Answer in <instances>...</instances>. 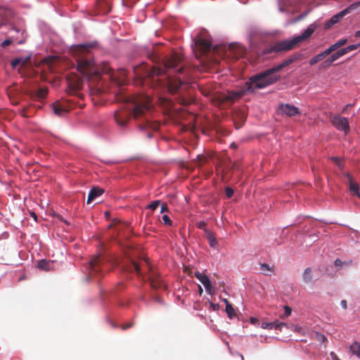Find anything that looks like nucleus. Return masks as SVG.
I'll return each instance as SVG.
<instances>
[{
    "label": "nucleus",
    "instance_id": "bf43d9fd",
    "mask_svg": "<svg viewBox=\"0 0 360 360\" xmlns=\"http://www.w3.org/2000/svg\"><path fill=\"white\" fill-rule=\"evenodd\" d=\"M136 0H122V2L124 5H128L129 4H134Z\"/></svg>",
    "mask_w": 360,
    "mask_h": 360
},
{
    "label": "nucleus",
    "instance_id": "a19ab883",
    "mask_svg": "<svg viewBox=\"0 0 360 360\" xmlns=\"http://www.w3.org/2000/svg\"><path fill=\"white\" fill-rule=\"evenodd\" d=\"M341 174H342V176L346 178L347 179V183H349V182H352L354 181L352 175L349 173V172H342Z\"/></svg>",
    "mask_w": 360,
    "mask_h": 360
},
{
    "label": "nucleus",
    "instance_id": "f03ea898",
    "mask_svg": "<svg viewBox=\"0 0 360 360\" xmlns=\"http://www.w3.org/2000/svg\"><path fill=\"white\" fill-rule=\"evenodd\" d=\"M127 102L128 104L126 109L115 112V119L117 124L124 127L130 116L132 115L135 120L140 121L138 125L141 129L147 128H150L153 130L158 129V124L150 120L152 104L149 96L138 95L128 98Z\"/></svg>",
    "mask_w": 360,
    "mask_h": 360
},
{
    "label": "nucleus",
    "instance_id": "39448f33",
    "mask_svg": "<svg viewBox=\"0 0 360 360\" xmlns=\"http://www.w3.org/2000/svg\"><path fill=\"white\" fill-rule=\"evenodd\" d=\"M141 266H145L148 271V279L150 280V285L154 289H159L165 288L163 281L159 278L158 273L154 271L152 267L149 265L147 260H144L141 264H139L134 260H129L127 264L123 266L124 271L128 272H136V274L141 276Z\"/></svg>",
    "mask_w": 360,
    "mask_h": 360
},
{
    "label": "nucleus",
    "instance_id": "5fc2aeb1",
    "mask_svg": "<svg viewBox=\"0 0 360 360\" xmlns=\"http://www.w3.org/2000/svg\"><path fill=\"white\" fill-rule=\"evenodd\" d=\"M340 305L341 307L344 309H347V301L343 300L341 301L340 302Z\"/></svg>",
    "mask_w": 360,
    "mask_h": 360
},
{
    "label": "nucleus",
    "instance_id": "4c0bfd02",
    "mask_svg": "<svg viewBox=\"0 0 360 360\" xmlns=\"http://www.w3.org/2000/svg\"><path fill=\"white\" fill-rule=\"evenodd\" d=\"M259 271L264 275H267L270 271V266L268 264L263 263L260 264Z\"/></svg>",
    "mask_w": 360,
    "mask_h": 360
},
{
    "label": "nucleus",
    "instance_id": "7ed1b4c3",
    "mask_svg": "<svg viewBox=\"0 0 360 360\" xmlns=\"http://www.w3.org/2000/svg\"><path fill=\"white\" fill-rule=\"evenodd\" d=\"M270 84V69H266L255 75L251 77L243 86L242 89L238 91L229 92L227 95L223 94L218 97L220 103H233L238 99L242 98L248 92H254L255 89H263Z\"/></svg>",
    "mask_w": 360,
    "mask_h": 360
},
{
    "label": "nucleus",
    "instance_id": "c85d7f7f",
    "mask_svg": "<svg viewBox=\"0 0 360 360\" xmlns=\"http://www.w3.org/2000/svg\"><path fill=\"white\" fill-rule=\"evenodd\" d=\"M329 159L335 164L341 172L343 171L345 167V162L342 158L338 157H330Z\"/></svg>",
    "mask_w": 360,
    "mask_h": 360
},
{
    "label": "nucleus",
    "instance_id": "e2e57ef3",
    "mask_svg": "<svg viewBox=\"0 0 360 360\" xmlns=\"http://www.w3.org/2000/svg\"><path fill=\"white\" fill-rule=\"evenodd\" d=\"M269 326H270V323H269V322H263V323H262V328H268Z\"/></svg>",
    "mask_w": 360,
    "mask_h": 360
},
{
    "label": "nucleus",
    "instance_id": "8fccbe9b",
    "mask_svg": "<svg viewBox=\"0 0 360 360\" xmlns=\"http://www.w3.org/2000/svg\"><path fill=\"white\" fill-rule=\"evenodd\" d=\"M168 211V206L166 203H162L161 205V209H160V212L161 213H163L165 212H167Z\"/></svg>",
    "mask_w": 360,
    "mask_h": 360
},
{
    "label": "nucleus",
    "instance_id": "de8ad7c7",
    "mask_svg": "<svg viewBox=\"0 0 360 360\" xmlns=\"http://www.w3.org/2000/svg\"><path fill=\"white\" fill-rule=\"evenodd\" d=\"M12 44V40L8 39H6L4 40L2 43H1V46L3 48H5L9 45H11Z\"/></svg>",
    "mask_w": 360,
    "mask_h": 360
},
{
    "label": "nucleus",
    "instance_id": "052dcab7",
    "mask_svg": "<svg viewBox=\"0 0 360 360\" xmlns=\"http://www.w3.org/2000/svg\"><path fill=\"white\" fill-rule=\"evenodd\" d=\"M342 262L340 259H335V265L336 266H341V265H342Z\"/></svg>",
    "mask_w": 360,
    "mask_h": 360
},
{
    "label": "nucleus",
    "instance_id": "ddd939ff",
    "mask_svg": "<svg viewBox=\"0 0 360 360\" xmlns=\"http://www.w3.org/2000/svg\"><path fill=\"white\" fill-rule=\"evenodd\" d=\"M67 82L70 94L79 90L83 85L82 80L77 75H68L67 77Z\"/></svg>",
    "mask_w": 360,
    "mask_h": 360
},
{
    "label": "nucleus",
    "instance_id": "cd10ccee",
    "mask_svg": "<svg viewBox=\"0 0 360 360\" xmlns=\"http://www.w3.org/2000/svg\"><path fill=\"white\" fill-rule=\"evenodd\" d=\"M224 302L226 303V312L230 319L235 316L236 313L232 304L226 300L224 299Z\"/></svg>",
    "mask_w": 360,
    "mask_h": 360
},
{
    "label": "nucleus",
    "instance_id": "2f4dec72",
    "mask_svg": "<svg viewBox=\"0 0 360 360\" xmlns=\"http://www.w3.org/2000/svg\"><path fill=\"white\" fill-rule=\"evenodd\" d=\"M350 350L353 354L360 358V343L355 342L350 347Z\"/></svg>",
    "mask_w": 360,
    "mask_h": 360
},
{
    "label": "nucleus",
    "instance_id": "f8f14e48",
    "mask_svg": "<svg viewBox=\"0 0 360 360\" xmlns=\"http://www.w3.org/2000/svg\"><path fill=\"white\" fill-rule=\"evenodd\" d=\"M195 45L200 54H205L212 49L211 41L209 39L203 38L201 35L198 36L195 39Z\"/></svg>",
    "mask_w": 360,
    "mask_h": 360
},
{
    "label": "nucleus",
    "instance_id": "20e7f679",
    "mask_svg": "<svg viewBox=\"0 0 360 360\" xmlns=\"http://www.w3.org/2000/svg\"><path fill=\"white\" fill-rule=\"evenodd\" d=\"M93 47L92 44H79L72 49V53L76 58L78 71L89 79H98L100 71L89 53Z\"/></svg>",
    "mask_w": 360,
    "mask_h": 360
},
{
    "label": "nucleus",
    "instance_id": "473e14b6",
    "mask_svg": "<svg viewBox=\"0 0 360 360\" xmlns=\"http://www.w3.org/2000/svg\"><path fill=\"white\" fill-rule=\"evenodd\" d=\"M312 279V271L311 268H307L303 274V280L304 282H310Z\"/></svg>",
    "mask_w": 360,
    "mask_h": 360
},
{
    "label": "nucleus",
    "instance_id": "412c9836",
    "mask_svg": "<svg viewBox=\"0 0 360 360\" xmlns=\"http://www.w3.org/2000/svg\"><path fill=\"white\" fill-rule=\"evenodd\" d=\"M230 51L233 53L235 57L241 58L245 54V49L240 44H232L229 46Z\"/></svg>",
    "mask_w": 360,
    "mask_h": 360
},
{
    "label": "nucleus",
    "instance_id": "6e6552de",
    "mask_svg": "<svg viewBox=\"0 0 360 360\" xmlns=\"http://www.w3.org/2000/svg\"><path fill=\"white\" fill-rule=\"evenodd\" d=\"M103 71L109 75L110 78L118 85H122L124 83V79L127 76V71L124 69H120L115 72L110 68L105 67L103 68Z\"/></svg>",
    "mask_w": 360,
    "mask_h": 360
},
{
    "label": "nucleus",
    "instance_id": "58836bf2",
    "mask_svg": "<svg viewBox=\"0 0 360 360\" xmlns=\"http://www.w3.org/2000/svg\"><path fill=\"white\" fill-rule=\"evenodd\" d=\"M338 49H339V47H338L337 43L335 42L334 44L331 45L329 48L326 49L324 51H325V53H326L327 56H328L332 52L335 51V50H337Z\"/></svg>",
    "mask_w": 360,
    "mask_h": 360
},
{
    "label": "nucleus",
    "instance_id": "2eb2a0df",
    "mask_svg": "<svg viewBox=\"0 0 360 360\" xmlns=\"http://www.w3.org/2000/svg\"><path fill=\"white\" fill-rule=\"evenodd\" d=\"M318 27V24L316 22L312 23L302 33L301 35L295 37L298 44L302 41L308 39Z\"/></svg>",
    "mask_w": 360,
    "mask_h": 360
},
{
    "label": "nucleus",
    "instance_id": "aec40b11",
    "mask_svg": "<svg viewBox=\"0 0 360 360\" xmlns=\"http://www.w3.org/2000/svg\"><path fill=\"white\" fill-rule=\"evenodd\" d=\"M101 259L98 256L94 257L90 262L89 265L91 268L90 275L94 276L101 272Z\"/></svg>",
    "mask_w": 360,
    "mask_h": 360
},
{
    "label": "nucleus",
    "instance_id": "1a4fd4ad",
    "mask_svg": "<svg viewBox=\"0 0 360 360\" xmlns=\"http://www.w3.org/2000/svg\"><path fill=\"white\" fill-rule=\"evenodd\" d=\"M298 44L295 38L290 40H283L276 42L271 46V52L288 51L294 49Z\"/></svg>",
    "mask_w": 360,
    "mask_h": 360
},
{
    "label": "nucleus",
    "instance_id": "79ce46f5",
    "mask_svg": "<svg viewBox=\"0 0 360 360\" xmlns=\"http://www.w3.org/2000/svg\"><path fill=\"white\" fill-rule=\"evenodd\" d=\"M162 221L165 225L172 226V221L167 214L162 216Z\"/></svg>",
    "mask_w": 360,
    "mask_h": 360
},
{
    "label": "nucleus",
    "instance_id": "a878e982",
    "mask_svg": "<svg viewBox=\"0 0 360 360\" xmlns=\"http://www.w3.org/2000/svg\"><path fill=\"white\" fill-rule=\"evenodd\" d=\"M47 94H48V89L43 87V88H39L37 91L33 93L32 96L39 100H41V99H44L46 98Z\"/></svg>",
    "mask_w": 360,
    "mask_h": 360
},
{
    "label": "nucleus",
    "instance_id": "393cba45",
    "mask_svg": "<svg viewBox=\"0 0 360 360\" xmlns=\"http://www.w3.org/2000/svg\"><path fill=\"white\" fill-rule=\"evenodd\" d=\"M349 190L352 195H356L360 198L359 186L355 181L348 183Z\"/></svg>",
    "mask_w": 360,
    "mask_h": 360
},
{
    "label": "nucleus",
    "instance_id": "dca6fc26",
    "mask_svg": "<svg viewBox=\"0 0 360 360\" xmlns=\"http://www.w3.org/2000/svg\"><path fill=\"white\" fill-rule=\"evenodd\" d=\"M271 330L274 329L276 331L280 330L281 332H283L285 335L288 334L289 328H288V326L283 322H278V321L271 322ZM287 338H288V335L282 336V337H279L278 335H277L275 337L276 339L281 340H284V339H285Z\"/></svg>",
    "mask_w": 360,
    "mask_h": 360
},
{
    "label": "nucleus",
    "instance_id": "0e129e2a",
    "mask_svg": "<svg viewBox=\"0 0 360 360\" xmlns=\"http://www.w3.org/2000/svg\"><path fill=\"white\" fill-rule=\"evenodd\" d=\"M305 15H306L305 14L300 15L299 16L297 17L295 21H298V20H302V18H304Z\"/></svg>",
    "mask_w": 360,
    "mask_h": 360
},
{
    "label": "nucleus",
    "instance_id": "423d86ee",
    "mask_svg": "<svg viewBox=\"0 0 360 360\" xmlns=\"http://www.w3.org/2000/svg\"><path fill=\"white\" fill-rule=\"evenodd\" d=\"M269 35L267 32L261 30H254L250 36V43L251 48L257 53H266L270 51L268 44Z\"/></svg>",
    "mask_w": 360,
    "mask_h": 360
},
{
    "label": "nucleus",
    "instance_id": "ea45409f",
    "mask_svg": "<svg viewBox=\"0 0 360 360\" xmlns=\"http://www.w3.org/2000/svg\"><path fill=\"white\" fill-rule=\"evenodd\" d=\"M160 204V200H154L150 205H148L147 208L155 210Z\"/></svg>",
    "mask_w": 360,
    "mask_h": 360
},
{
    "label": "nucleus",
    "instance_id": "3c124183",
    "mask_svg": "<svg viewBox=\"0 0 360 360\" xmlns=\"http://www.w3.org/2000/svg\"><path fill=\"white\" fill-rule=\"evenodd\" d=\"M206 225H207V224H206V223H205V221H199V222L198 223L197 226H198V228H199V229H204L205 228Z\"/></svg>",
    "mask_w": 360,
    "mask_h": 360
},
{
    "label": "nucleus",
    "instance_id": "e433bc0d",
    "mask_svg": "<svg viewBox=\"0 0 360 360\" xmlns=\"http://www.w3.org/2000/svg\"><path fill=\"white\" fill-rule=\"evenodd\" d=\"M338 22L337 18L333 16L324 25V29L328 30Z\"/></svg>",
    "mask_w": 360,
    "mask_h": 360
},
{
    "label": "nucleus",
    "instance_id": "338daca9",
    "mask_svg": "<svg viewBox=\"0 0 360 360\" xmlns=\"http://www.w3.org/2000/svg\"><path fill=\"white\" fill-rule=\"evenodd\" d=\"M31 216L32 217V218H33L35 221H37V214H36L34 212H31Z\"/></svg>",
    "mask_w": 360,
    "mask_h": 360
},
{
    "label": "nucleus",
    "instance_id": "f257e3e1",
    "mask_svg": "<svg viewBox=\"0 0 360 360\" xmlns=\"http://www.w3.org/2000/svg\"><path fill=\"white\" fill-rule=\"evenodd\" d=\"M181 60L182 57L179 53H172L169 56L162 59V68L155 65L149 67L148 65L143 63L140 66L134 67V72L140 79H150L156 86L166 89L171 94H175L187 86L181 79L171 77L170 72H183V66L177 68Z\"/></svg>",
    "mask_w": 360,
    "mask_h": 360
},
{
    "label": "nucleus",
    "instance_id": "4be33fe9",
    "mask_svg": "<svg viewBox=\"0 0 360 360\" xmlns=\"http://www.w3.org/2000/svg\"><path fill=\"white\" fill-rule=\"evenodd\" d=\"M104 193L103 188L98 187L92 188L88 195L86 203L90 204L94 199L101 196Z\"/></svg>",
    "mask_w": 360,
    "mask_h": 360
},
{
    "label": "nucleus",
    "instance_id": "4d7b16f0",
    "mask_svg": "<svg viewBox=\"0 0 360 360\" xmlns=\"http://www.w3.org/2000/svg\"><path fill=\"white\" fill-rule=\"evenodd\" d=\"M133 326V323H127V324H124L122 326V330H126L130 327H131Z\"/></svg>",
    "mask_w": 360,
    "mask_h": 360
},
{
    "label": "nucleus",
    "instance_id": "09e8293b",
    "mask_svg": "<svg viewBox=\"0 0 360 360\" xmlns=\"http://www.w3.org/2000/svg\"><path fill=\"white\" fill-rule=\"evenodd\" d=\"M284 309H285V312H284V316H288L290 314H291V311H292V309L290 307H288V306H285L284 307Z\"/></svg>",
    "mask_w": 360,
    "mask_h": 360
},
{
    "label": "nucleus",
    "instance_id": "b1692460",
    "mask_svg": "<svg viewBox=\"0 0 360 360\" xmlns=\"http://www.w3.org/2000/svg\"><path fill=\"white\" fill-rule=\"evenodd\" d=\"M53 110L58 116H62L68 112L67 110L60 105L59 101H56L53 103Z\"/></svg>",
    "mask_w": 360,
    "mask_h": 360
},
{
    "label": "nucleus",
    "instance_id": "0eeeda50",
    "mask_svg": "<svg viewBox=\"0 0 360 360\" xmlns=\"http://www.w3.org/2000/svg\"><path fill=\"white\" fill-rule=\"evenodd\" d=\"M330 121L338 130L343 131L346 134L349 131V124L347 118L334 115L330 117Z\"/></svg>",
    "mask_w": 360,
    "mask_h": 360
},
{
    "label": "nucleus",
    "instance_id": "37998d69",
    "mask_svg": "<svg viewBox=\"0 0 360 360\" xmlns=\"http://www.w3.org/2000/svg\"><path fill=\"white\" fill-rule=\"evenodd\" d=\"M316 339L318 341H320L322 342H325L326 341V338L325 337V335L321 333H316Z\"/></svg>",
    "mask_w": 360,
    "mask_h": 360
},
{
    "label": "nucleus",
    "instance_id": "72a5a7b5",
    "mask_svg": "<svg viewBox=\"0 0 360 360\" xmlns=\"http://www.w3.org/2000/svg\"><path fill=\"white\" fill-rule=\"evenodd\" d=\"M148 58L154 63H159L162 60V56L157 52H152L148 54Z\"/></svg>",
    "mask_w": 360,
    "mask_h": 360
},
{
    "label": "nucleus",
    "instance_id": "13d9d810",
    "mask_svg": "<svg viewBox=\"0 0 360 360\" xmlns=\"http://www.w3.org/2000/svg\"><path fill=\"white\" fill-rule=\"evenodd\" d=\"M352 105H351V104H347V105H346L344 107L343 110H342V112L346 113V112H347L348 109H349V108H352Z\"/></svg>",
    "mask_w": 360,
    "mask_h": 360
},
{
    "label": "nucleus",
    "instance_id": "4468645a",
    "mask_svg": "<svg viewBox=\"0 0 360 360\" xmlns=\"http://www.w3.org/2000/svg\"><path fill=\"white\" fill-rule=\"evenodd\" d=\"M277 114H285L289 117L295 116V115L300 114V111L294 105L289 104H282L276 110Z\"/></svg>",
    "mask_w": 360,
    "mask_h": 360
},
{
    "label": "nucleus",
    "instance_id": "603ef678",
    "mask_svg": "<svg viewBox=\"0 0 360 360\" xmlns=\"http://www.w3.org/2000/svg\"><path fill=\"white\" fill-rule=\"evenodd\" d=\"M287 186H288V188L285 189V191H287V190H288V191H289V192H288V194L290 196H292V195H294V194L295 193V191L294 190H290V188H289V187H290V186H291V185L288 184V185H287Z\"/></svg>",
    "mask_w": 360,
    "mask_h": 360
},
{
    "label": "nucleus",
    "instance_id": "680f3d73",
    "mask_svg": "<svg viewBox=\"0 0 360 360\" xmlns=\"http://www.w3.org/2000/svg\"><path fill=\"white\" fill-rule=\"evenodd\" d=\"M294 330L295 331H297V332H299V333H301L303 330L301 327L298 326H294Z\"/></svg>",
    "mask_w": 360,
    "mask_h": 360
},
{
    "label": "nucleus",
    "instance_id": "9b49d317",
    "mask_svg": "<svg viewBox=\"0 0 360 360\" xmlns=\"http://www.w3.org/2000/svg\"><path fill=\"white\" fill-rule=\"evenodd\" d=\"M301 58V54L300 53H295L292 56H291L289 58L284 60L282 63H281L278 65H276L274 68H271V84L276 81L278 80V77L276 76H273V75L281 70H282L283 68L288 66L291 63L300 60Z\"/></svg>",
    "mask_w": 360,
    "mask_h": 360
},
{
    "label": "nucleus",
    "instance_id": "a18cd8bd",
    "mask_svg": "<svg viewBox=\"0 0 360 360\" xmlns=\"http://www.w3.org/2000/svg\"><path fill=\"white\" fill-rule=\"evenodd\" d=\"M339 58L338 56L336 55V53L335 52L334 53H333L329 58H328V59L329 60V61L330 62V63L332 64L333 62H335L336 60H338Z\"/></svg>",
    "mask_w": 360,
    "mask_h": 360
},
{
    "label": "nucleus",
    "instance_id": "69168bd1",
    "mask_svg": "<svg viewBox=\"0 0 360 360\" xmlns=\"http://www.w3.org/2000/svg\"><path fill=\"white\" fill-rule=\"evenodd\" d=\"M330 355L332 356L333 360H340L337 357L335 354H333V352H331Z\"/></svg>",
    "mask_w": 360,
    "mask_h": 360
},
{
    "label": "nucleus",
    "instance_id": "bb28decb",
    "mask_svg": "<svg viewBox=\"0 0 360 360\" xmlns=\"http://www.w3.org/2000/svg\"><path fill=\"white\" fill-rule=\"evenodd\" d=\"M327 56L326 53H325V51L321 53H319L316 56H314V57H312L310 60H309V65H315L316 63H317L318 62L322 60L323 58H325Z\"/></svg>",
    "mask_w": 360,
    "mask_h": 360
},
{
    "label": "nucleus",
    "instance_id": "f704fd0d",
    "mask_svg": "<svg viewBox=\"0 0 360 360\" xmlns=\"http://www.w3.org/2000/svg\"><path fill=\"white\" fill-rule=\"evenodd\" d=\"M49 262L45 259L40 260L37 264V267L40 269L47 271L49 269Z\"/></svg>",
    "mask_w": 360,
    "mask_h": 360
},
{
    "label": "nucleus",
    "instance_id": "c756f323",
    "mask_svg": "<svg viewBox=\"0 0 360 360\" xmlns=\"http://www.w3.org/2000/svg\"><path fill=\"white\" fill-rule=\"evenodd\" d=\"M294 1L292 0H278L279 10L281 11H285L287 10L288 6H292Z\"/></svg>",
    "mask_w": 360,
    "mask_h": 360
},
{
    "label": "nucleus",
    "instance_id": "6ab92c4d",
    "mask_svg": "<svg viewBox=\"0 0 360 360\" xmlns=\"http://www.w3.org/2000/svg\"><path fill=\"white\" fill-rule=\"evenodd\" d=\"M195 276L204 285L207 292L212 294V286L208 276L199 271L195 272Z\"/></svg>",
    "mask_w": 360,
    "mask_h": 360
},
{
    "label": "nucleus",
    "instance_id": "49530a36",
    "mask_svg": "<svg viewBox=\"0 0 360 360\" xmlns=\"http://www.w3.org/2000/svg\"><path fill=\"white\" fill-rule=\"evenodd\" d=\"M347 42V39H341L338 41H336L338 46L339 48H340L341 46H344L345 44H346V43Z\"/></svg>",
    "mask_w": 360,
    "mask_h": 360
},
{
    "label": "nucleus",
    "instance_id": "774afa93",
    "mask_svg": "<svg viewBox=\"0 0 360 360\" xmlns=\"http://www.w3.org/2000/svg\"><path fill=\"white\" fill-rule=\"evenodd\" d=\"M355 37H360V30L356 32Z\"/></svg>",
    "mask_w": 360,
    "mask_h": 360
},
{
    "label": "nucleus",
    "instance_id": "864d4df0",
    "mask_svg": "<svg viewBox=\"0 0 360 360\" xmlns=\"http://www.w3.org/2000/svg\"><path fill=\"white\" fill-rule=\"evenodd\" d=\"M202 93L206 96H211V91L209 90V89H202Z\"/></svg>",
    "mask_w": 360,
    "mask_h": 360
},
{
    "label": "nucleus",
    "instance_id": "c9c22d12",
    "mask_svg": "<svg viewBox=\"0 0 360 360\" xmlns=\"http://www.w3.org/2000/svg\"><path fill=\"white\" fill-rule=\"evenodd\" d=\"M29 60H30V57H28L27 58L24 60L23 62H22V60L21 58H15L14 60H13L11 61V66L13 68H15L17 65H18L21 63H22L23 65H25Z\"/></svg>",
    "mask_w": 360,
    "mask_h": 360
},
{
    "label": "nucleus",
    "instance_id": "5701e85b",
    "mask_svg": "<svg viewBox=\"0 0 360 360\" xmlns=\"http://www.w3.org/2000/svg\"><path fill=\"white\" fill-rule=\"evenodd\" d=\"M359 47H360V44H352V45H349L345 48L340 49L338 50L335 53H336V55L338 56V58H340V57L343 56L344 55L349 53L350 51L358 49Z\"/></svg>",
    "mask_w": 360,
    "mask_h": 360
},
{
    "label": "nucleus",
    "instance_id": "f3484780",
    "mask_svg": "<svg viewBox=\"0 0 360 360\" xmlns=\"http://www.w3.org/2000/svg\"><path fill=\"white\" fill-rule=\"evenodd\" d=\"M110 10V4L105 0H97L95 5V14H106Z\"/></svg>",
    "mask_w": 360,
    "mask_h": 360
},
{
    "label": "nucleus",
    "instance_id": "6e6d98bb",
    "mask_svg": "<svg viewBox=\"0 0 360 360\" xmlns=\"http://www.w3.org/2000/svg\"><path fill=\"white\" fill-rule=\"evenodd\" d=\"M331 65L330 62L329 61V60L327 58L322 64V66L323 68H326V67H328Z\"/></svg>",
    "mask_w": 360,
    "mask_h": 360
},
{
    "label": "nucleus",
    "instance_id": "c03bdc74",
    "mask_svg": "<svg viewBox=\"0 0 360 360\" xmlns=\"http://www.w3.org/2000/svg\"><path fill=\"white\" fill-rule=\"evenodd\" d=\"M225 193H226L227 198H231L233 196L234 191L231 188L226 187L225 189Z\"/></svg>",
    "mask_w": 360,
    "mask_h": 360
},
{
    "label": "nucleus",
    "instance_id": "a211bd4d",
    "mask_svg": "<svg viewBox=\"0 0 360 360\" xmlns=\"http://www.w3.org/2000/svg\"><path fill=\"white\" fill-rule=\"evenodd\" d=\"M359 7L360 1L354 2L333 16L337 18V21L338 22L344 16L352 13Z\"/></svg>",
    "mask_w": 360,
    "mask_h": 360
},
{
    "label": "nucleus",
    "instance_id": "9d476101",
    "mask_svg": "<svg viewBox=\"0 0 360 360\" xmlns=\"http://www.w3.org/2000/svg\"><path fill=\"white\" fill-rule=\"evenodd\" d=\"M301 58V54L300 53H295L292 56H291L289 58L284 60L282 63H281L278 65H276L274 68H271V84L276 81L278 80V77L276 76H273V75L281 70H282L283 68L288 66L291 63L300 60Z\"/></svg>",
    "mask_w": 360,
    "mask_h": 360
},
{
    "label": "nucleus",
    "instance_id": "7c9ffc66",
    "mask_svg": "<svg viewBox=\"0 0 360 360\" xmlns=\"http://www.w3.org/2000/svg\"><path fill=\"white\" fill-rule=\"evenodd\" d=\"M207 238L210 245L213 248H216L218 245V242L214 234L212 233H208L207 235Z\"/></svg>",
    "mask_w": 360,
    "mask_h": 360
}]
</instances>
